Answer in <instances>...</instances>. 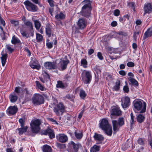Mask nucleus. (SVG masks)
Segmentation results:
<instances>
[{
  "instance_id": "nucleus-1",
  "label": "nucleus",
  "mask_w": 152,
  "mask_h": 152,
  "mask_svg": "<svg viewBox=\"0 0 152 152\" xmlns=\"http://www.w3.org/2000/svg\"><path fill=\"white\" fill-rule=\"evenodd\" d=\"M82 3L84 5L82 8L80 14L82 16L88 18L90 16L92 9L91 2L89 0H85Z\"/></svg>"
},
{
  "instance_id": "nucleus-2",
  "label": "nucleus",
  "mask_w": 152,
  "mask_h": 152,
  "mask_svg": "<svg viewBox=\"0 0 152 152\" xmlns=\"http://www.w3.org/2000/svg\"><path fill=\"white\" fill-rule=\"evenodd\" d=\"M100 122L99 127L104 131L107 135L111 136L113 132L111 126L109 124L108 120L105 118H103Z\"/></svg>"
},
{
  "instance_id": "nucleus-3",
  "label": "nucleus",
  "mask_w": 152,
  "mask_h": 152,
  "mask_svg": "<svg viewBox=\"0 0 152 152\" xmlns=\"http://www.w3.org/2000/svg\"><path fill=\"white\" fill-rule=\"evenodd\" d=\"M134 108L137 110H141L140 113H143L145 112L146 104L143 102V104L140 101H137L134 102Z\"/></svg>"
},
{
  "instance_id": "nucleus-4",
  "label": "nucleus",
  "mask_w": 152,
  "mask_h": 152,
  "mask_svg": "<svg viewBox=\"0 0 152 152\" xmlns=\"http://www.w3.org/2000/svg\"><path fill=\"white\" fill-rule=\"evenodd\" d=\"M41 121L39 119L32 120L30 124L32 132L35 133H37L40 130V125L41 124Z\"/></svg>"
},
{
  "instance_id": "nucleus-5",
  "label": "nucleus",
  "mask_w": 152,
  "mask_h": 152,
  "mask_svg": "<svg viewBox=\"0 0 152 152\" xmlns=\"http://www.w3.org/2000/svg\"><path fill=\"white\" fill-rule=\"evenodd\" d=\"M81 77L82 80L86 83H89L91 81L92 77L91 72L86 70H84L82 73Z\"/></svg>"
},
{
  "instance_id": "nucleus-6",
  "label": "nucleus",
  "mask_w": 152,
  "mask_h": 152,
  "mask_svg": "<svg viewBox=\"0 0 152 152\" xmlns=\"http://www.w3.org/2000/svg\"><path fill=\"white\" fill-rule=\"evenodd\" d=\"M32 100L33 103L37 105L40 104L44 103L43 97L39 94H35Z\"/></svg>"
},
{
  "instance_id": "nucleus-7",
  "label": "nucleus",
  "mask_w": 152,
  "mask_h": 152,
  "mask_svg": "<svg viewBox=\"0 0 152 152\" xmlns=\"http://www.w3.org/2000/svg\"><path fill=\"white\" fill-rule=\"evenodd\" d=\"M26 9L29 11L32 12L36 11L38 8L37 7L31 3L29 1H26L24 2Z\"/></svg>"
},
{
  "instance_id": "nucleus-8",
  "label": "nucleus",
  "mask_w": 152,
  "mask_h": 152,
  "mask_svg": "<svg viewBox=\"0 0 152 152\" xmlns=\"http://www.w3.org/2000/svg\"><path fill=\"white\" fill-rule=\"evenodd\" d=\"M65 107L61 103H59L54 107V111L57 115H60V112L62 113L64 111Z\"/></svg>"
},
{
  "instance_id": "nucleus-9",
  "label": "nucleus",
  "mask_w": 152,
  "mask_h": 152,
  "mask_svg": "<svg viewBox=\"0 0 152 152\" xmlns=\"http://www.w3.org/2000/svg\"><path fill=\"white\" fill-rule=\"evenodd\" d=\"M69 62L68 59L61 60L58 64V68L61 70H64L66 68L67 65Z\"/></svg>"
},
{
  "instance_id": "nucleus-10",
  "label": "nucleus",
  "mask_w": 152,
  "mask_h": 152,
  "mask_svg": "<svg viewBox=\"0 0 152 152\" xmlns=\"http://www.w3.org/2000/svg\"><path fill=\"white\" fill-rule=\"evenodd\" d=\"M41 135H47L48 134L50 138L52 139L55 137V134L53 130L48 128L46 130L42 131L41 132Z\"/></svg>"
},
{
  "instance_id": "nucleus-11",
  "label": "nucleus",
  "mask_w": 152,
  "mask_h": 152,
  "mask_svg": "<svg viewBox=\"0 0 152 152\" xmlns=\"http://www.w3.org/2000/svg\"><path fill=\"white\" fill-rule=\"evenodd\" d=\"M87 25V21L84 18L79 19L77 23V25L79 28L81 29H83L86 28Z\"/></svg>"
},
{
  "instance_id": "nucleus-12",
  "label": "nucleus",
  "mask_w": 152,
  "mask_h": 152,
  "mask_svg": "<svg viewBox=\"0 0 152 152\" xmlns=\"http://www.w3.org/2000/svg\"><path fill=\"white\" fill-rule=\"evenodd\" d=\"M93 137L94 140L96 142V144H102L104 140V137L102 135L96 133H95Z\"/></svg>"
},
{
  "instance_id": "nucleus-13",
  "label": "nucleus",
  "mask_w": 152,
  "mask_h": 152,
  "mask_svg": "<svg viewBox=\"0 0 152 152\" xmlns=\"http://www.w3.org/2000/svg\"><path fill=\"white\" fill-rule=\"evenodd\" d=\"M144 10V12L143 14V16H145L146 14H149L151 13L152 11V5L151 4L148 3L145 4Z\"/></svg>"
},
{
  "instance_id": "nucleus-14",
  "label": "nucleus",
  "mask_w": 152,
  "mask_h": 152,
  "mask_svg": "<svg viewBox=\"0 0 152 152\" xmlns=\"http://www.w3.org/2000/svg\"><path fill=\"white\" fill-rule=\"evenodd\" d=\"M45 67L48 69H55L56 68V64L54 62H47L44 63Z\"/></svg>"
},
{
  "instance_id": "nucleus-15",
  "label": "nucleus",
  "mask_w": 152,
  "mask_h": 152,
  "mask_svg": "<svg viewBox=\"0 0 152 152\" xmlns=\"http://www.w3.org/2000/svg\"><path fill=\"white\" fill-rule=\"evenodd\" d=\"M122 102L121 105L124 108L128 107L129 105L130 99L127 96H126L123 99H121Z\"/></svg>"
},
{
  "instance_id": "nucleus-16",
  "label": "nucleus",
  "mask_w": 152,
  "mask_h": 152,
  "mask_svg": "<svg viewBox=\"0 0 152 152\" xmlns=\"http://www.w3.org/2000/svg\"><path fill=\"white\" fill-rule=\"evenodd\" d=\"M57 138L60 142L64 143L66 142L68 140V137L64 134H60L57 136Z\"/></svg>"
},
{
  "instance_id": "nucleus-17",
  "label": "nucleus",
  "mask_w": 152,
  "mask_h": 152,
  "mask_svg": "<svg viewBox=\"0 0 152 152\" xmlns=\"http://www.w3.org/2000/svg\"><path fill=\"white\" fill-rule=\"evenodd\" d=\"M30 66L33 69H39L40 67V66L38 64V61L37 60L34 59L32 60L30 64Z\"/></svg>"
},
{
  "instance_id": "nucleus-18",
  "label": "nucleus",
  "mask_w": 152,
  "mask_h": 152,
  "mask_svg": "<svg viewBox=\"0 0 152 152\" xmlns=\"http://www.w3.org/2000/svg\"><path fill=\"white\" fill-rule=\"evenodd\" d=\"M18 111V108L15 106H10L7 110V112L9 114L14 115Z\"/></svg>"
},
{
  "instance_id": "nucleus-19",
  "label": "nucleus",
  "mask_w": 152,
  "mask_h": 152,
  "mask_svg": "<svg viewBox=\"0 0 152 152\" xmlns=\"http://www.w3.org/2000/svg\"><path fill=\"white\" fill-rule=\"evenodd\" d=\"M122 113L120 110L118 108H113L111 111V115H113L120 116Z\"/></svg>"
},
{
  "instance_id": "nucleus-20",
  "label": "nucleus",
  "mask_w": 152,
  "mask_h": 152,
  "mask_svg": "<svg viewBox=\"0 0 152 152\" xmlns=\"http://www.w3.org/2000/svg\"><path fill=\"white\" fill-rule=\"evenodd\" d=\"M112 124L114 131V133H115L121 126H119L118 123L116 120H113L112 121Z\"/></svg>"
},
{
  "instance_id": "nucleus-21",
  "label": "nucleus",
  "mask_w": 152,
  "mask_h": 152,
  "mask_svg": "<svg viewBox=\"0 0 152 152\" xmlns=\"http://www.w3.org/2000/svg\"><path fill=\"white\" fill-rule=\"evenodd\" d=\"M70 143L71 146L73 148V151L72 152H77L78 151L79 146L80 145V144H76L73 141H71L70 142Z\"/></svg>"
},
{
  "instance_id": "nucleus-22",
  "label": "nucleus",
  "mask_w": 152,
  "mask_h": 152,
  "mask_svg": "<svg viewBox=\"0 0 152 152\" xmlns=\"http://www.w3.org/2000/svg\"><path fill=\"white\" fill-rule=\"evenodd\" d=\"M46 33L48 37H51V34H52V30L51 27L50 25H47L46 27L45 30Z\"/></svg>"
},
{
  "instance_id": "nucleus-23",
  "label": "nucleus",
  "mask_w": 152,
  "mask_h": 152,
  "mask_svg": "<svg viewBox=\"0 0 152 152\" xmlns=\"http://www.w3.org/2000/svg\"><path fill=\"white\" fill-rule=\"evenodd\" d=\"M152 36V26L148 29L144 34L143 38L145 39Z\"/></svg>"
},
{
  "instance_id": "nucleus-24",
  "label": "nucleus",
  "mask_w": 152,
  "mask_h": 152,
  "mask_svg": "<svg viewBox=\"0 0 152 152\" xmlns=\"http://www.w3.org/2000/svg\"><path fill=\"white\" fill-rule=\"evenodd\" d=\"M18 98V96L15 93L11 94L9 96V99L10 102L14 103L16 102Z\"/></svg>"
},
{
  "instance_id": "nucleus-25",
  "label": "nucleus",
  "mask_w": 152,
  "mask_h": 152,
  "mask_svg": "<svg viewBox=\"0 0 152 152\" xmlns=\"http://www.w3.org/2000/svg\"><path fill=\"white\" fill-rule=\"evenodd\" d=\"M25 28V27L23 25H22V27H20V32L23 37L27 38L28 37V35L26 33V31L24 30Z\"/></svg>"
},
{
  "instance_id": "nucleus-26",
  "label": "nucleus",
  "mask_w": 152,
  "mask_h": 152,
  "mask_svg": "<svg viewBox=\"0 0 152 152\" xmlns=\"http://www.w3.org/2000/svg\"><path fill=\"white\" fill-rule=\"evenodd\" d=\"M128 80L130 82L132 85L137 87L138 86V82L135 79L132 77H129Z\"/></svg>"
},
{
  "instance_id": "nucleus-27",
  "label": "nucleus",
  "mask_w": 152,
  "mask_h": 152,
  "mask_svg": "<svg viewBox=\"0 0 152 152\" xmlns=\"http://www.w3.org/2000/svg\"><path fill=\"white\" fill-rule=\"evenodd\" d=\"M43 152H52V148L50 146L47 145H44L42 148Z\"/></svg>"
},
{
  "instance_id": "nucleus-28",
  "label": "nucleus",
  "mask_w": 152,
  "mask_h": 152,
  "mask_svg": "<svg viewBox=\"0 0 152 152\" xmlns=\"http://www.w3.org/2000/svg\"><path fill=\"white\" fill-rule=\"evenodd\" d=\"M7 58V53L2 54L1 57V63L2 66H4L6 63V60Z\"/></svg>"
},
{
  "instance_id": "nucleus-29",
  "label": "nucleus",
  "mask_w": 152,
  "mask_h": 152,
  "mask_svg": "<svg viewBox=\"0 0 152 152\" xmlns=\"http://www.w3.org/2000/svg\"><path fill=\"white\" fill-rule=\"evenodd\" d=\"M145 118V117L141 114H139L137 117V121L139 123L142 122L144 121Z\"/></svg>"
},
{
  "instance_id": "nucleus-30",
  "label": "nucleus",
  "mask_w": 152,
  "mask_h": 152,
  "mask_svg": "<svg viewBox=\"0 0 152 152\" xmlns=\"http://www.w3.org/2000/svg\"><path fill=\"white\" fill-rule=\"evenodd\" d=\"M100 146L94 145L91 149V152H97L99 151Z\"/></svg>"
},
{
  "instance_id": "nucleus-31",
  "label": "nucleus",
  "mask_w": 152,
  "mask_h": 152,
  "mask_svg": "<svg viewBox=\"0 0 152 152\" xmlns=\"http://www.w3.org/2000/svg\"><path fill=\"white\" fill-rule=\"evenodd\" d=\"M120 81L119 80H117L115 83V85L113 87V90L115 91H118L120 89Z\"/></svg>"
},
{
  "instance_id": "nucleus-32",
  "label": "nucleus",
  "mask_w": 152,
  "mask_h": 152,
  "mask_svg": "<svg viewBox=\"0 0 152 152\" xmlns=\"http://www.w3.org/2000/svg\"><path fill=\"white\" fill-rule=\"evenodd\" d=\"M24 24L30 29H33V27L32 24L29 20H27L26 22H25Z\"/></svg>"
},
{
  "instance_id": "nucleus-33",
  "label": "nucleus",
  "mask_w": 152,
  "mask_h": 152,
  "mask_svg": "<svg viewBox=\"0 0 152 152\" xmlns=\"http://www.w3.org/2000/svg\"><path fill=\"white\" fill-rule=\"evenodd\" d=\"M36 85L37 86L38 88L40 90L42 91H44L45 90V88L39 82L37 81L35 82Z\"/></svg>"
},
{
  "instance_id": "nucleus-34",
  "label": "nucleus",
  "mask_w": 152,
  "mask_h": 152,
  "mask_svg": "<svg viewBox=\"0 0 152 152\" xmlns=\"http://www.w3.org/2000/svg\"><path fill=\"white\" fill-rule=\"evenodd\" d=\"M20 42V40L18 38L16 37L15 35L12 37L11 40V42L12 44H15Z\"/></svg>"
},
{
  "instance_id": "nucleus-35",
  "label": "nucleus",
  "mask_w": 152,
  "mask_h": 152,
  "mask_svg": "<svg viewBox=\"0 0 152 152\" xmlns=\"http://www.w3.org/2000/svg\"><path fill=\"white\" fill-rule=\"evenodd\" d=\"M27 129L28 127L27 126H26L24 127H22L21 128L18 129V130H19V134H22L24 132H26Z\"/></svg>"
},
{
  "instance_id": "nucleus-36",
  "label": "nucleus",
  "mask_w": 152,
  "mask_h": 152,
  "mask_svg": "<svg viewBox=\"0 0 152 152\" xmlns=\"http://www.w3.org/2000/svg\"><path fill=\"white\" fill-rule=\"evenodd\" d=\"M35 27L37 30H39L41 26V24L40 22L38 20H36L34 21Z\"/></svg>"
},
{
  "instance_id": "nucleus-37",
  "label": "nucleus",
  "mask_w": 152,
  "mask_h": 152,
  "mask_svg": "<svg viewBox=\"0 0 152 152\" xmlns=\"http://www.w3.org/2000/svg\"><path fill=\"white\" fill-rule=\"evenodd\" d=\"M118 123L121 127L124 124V120L123 117H120L118 119Z\"/></svg>"
},
{
  "instance_id": "nucleus-38",
  "label": "nucleus",
  "mask_w": 152,
  "mask_h": 152,
  "mask_svg": "<svg viewBox=\"0 0 152 152\" xmlns=\"http://www.w3.org/2000/svg\"><path fill=\"white\" fill-rule=\"evenodd\" d=\"M11 23L15 27H16L19 25V22L18 20H10Z\"/></svg>"
},
{
  "instance_id": "nucleus-39",
  "label": "nucleus",
  "mask_w": 152,
  "mask_h": 152,
  "mask_svg": "<svg viewBox=\"0 0 152 152\" xmlns=\"http://www.w3.org/2000/svg\"><path fill=\"white\" fill-rule=\"evenodd\" d=\"M80 96L81 99H84L86 96V94L84 90H80Z\"/></svg>"
},
{
  "instance_id": "nucleus-40",
  "label": "nucleus",
  "mask_w": 152,
  "mask_h": 152,
  "mask_svg": "<svg viewBox=\"0 0 152 152\" xmlns=\"http://www.w3.org/2000/svg\"><path fill=\"white\" fill-rule=\"evenodd\" d=\"M43 39L42 36L39 34L37 33L36 34V39L37 42H39L41 41Z\"/></svg>"
},
{
  "instance_id": "nucleus-41",
  "label": "nucleus",
  "mask_w": 152,
  "mask_h": 152,
  "mask_svg": "<svg viewBox=\"0 0 152 152\" xmlns=\"http://www.w3.org/2000/svg\"><path fill=\"white\" fill-rule=\"evenodd\" d=\"M75 135L78 139H80L83 137V134L82 133H78L76 132H75Z\"/></svg>"
},
{
  "instance_id": "nucleus-42",
  "label": "nucleus",
  "mask_w": 152,
  "mask_h": 152,
  "mask_svg": "<svg viewBox=\"0 0 152 152\" xmlns=\"http://www.w3.org/2000/svg\"><path fill=\"white\" fill-rule=\"evenodd\" d=\"M55 18L57 19H63L64 18V15L62 13H60L59 14L56 15L55 16Z\"/></svg>"
},
{
  "instance_id": "nucleus-43",
  "label": "nucleus",
  "mask_w": 152,
  "mask_h": 152,
  "mask_svg": "<svg viewBox=\"0 0 152 152\" xmlns=\"http://www.w3.org/2000/svg\"><path fill=\"white\" fill-rule=\"evenodd\" d=\"M138 143L142 145H144L145 144L144 140L142 138H139L137 140Z\"/></svg>"
},
{
  "instance_id": "nucleus-44",
  "label": "nucleus",
  "mask_w": 152,
  "mask_h": 152,
  "mask_svg": "<svg viewBox=\"0 0 152 152\" xmlns=\"http://www.w3.org/2000/svg\"><path fill=\"white\" fill-rule=\"evenodd\" d=\"M81 65L83 66V67L86 68L87 67V62L86 59H82L81 62Z\"/></svg>"
},
{
  "instance_id": "nucleus-45",
  "label": "nucleus",
  "mask_w": 152,
  "mask_h": 152,
  "mask_svg": "<svg viewBox=\"0 0 152 152\" xmlns=\"http://www.w3.org/2000/svg\"><path fill=\"white\" fill-rule=\"evenodd\" d=\"M24 90L25 91L26 96L27 97L31 96L32 95L31 92L28 90V88H25L24 89Z\"/></svg>"
},
{
  "instance_id": "nucleus-46",
  "label": "nucleus",
  "mask_w": 152,
  "mask_h": 152,
  "mask_svg": "<svg viewBox=\"0 0 152 152\" xmlns=\"http://www.w3.org/2000/svg\"><path fill=\"white\" fill-rule=\"evenodd\" d=\"M57 87V88H64L65 86L62 83L61 81H58V83L56 85Z\"/></svg>"
},
{
  "instance_id": "nucleus-47",
  "label": "nucleus",
  "mask_w": 152,
  "mask_h": 152,
  "mask_svg": "<svg viewBox=\"0 0 152 152\" xmlns=\"http://www.w3.org/2000/svg\"><path fill=\"white\" fill-rule=\"evenodd\" d=\"M19 121L20 124V126L21 127H23L24 125V123L25 122V118H21L19 119Z\"/></svg>"
},
{
  "instance_id": "nucleus-48",
  "label": "nucleus",
  "mask_w": 152,
  "mask_h": 152,
  "mask_svg": "<svg viewBox=\"0 0 152 152\" xmlns=\"http://www.w3.org/2000/svg\"><path fill=\"white\" fill-rule=\"evenodd\" d=\"M128 6L129 7H131L134 11L135 6L134 3L133 2H130L128 4Z\"/></svg>"
},
{
  "instance_id": "nucleus-49",
  "label": "nucleus",
  "mask_w": 152,
  "mask_h": 152,
  "mask_svg": "<svg viewBox=\"0 0 152 152\" xmlns=\"http://www.w3.org/2000/svg\"><path fill=\"white\" fill-rule=\"evenodd\" d=\"M123 90L125 93H127L129 92V88L127 85H126L124 87Z\"/></svg>"
},
{
  "instance_id": "nucleus-50",
  "label": "nucleus",
  "mask_w": 152,
  "mask_h": 152,
  "mask_svg": "<svg viewBox=\"0 0 152 152\" xmlns=\"http://www.w3.org/2000/svg\"><path fill=\"white\" fill-rule=\"evenodd\" d=\"M48 2L51 7H54V2L53 0H48Z\"/></svg>"
},
{
  "instance_id": "nucleus-51",
  "label": "nucleus",
  "mask_w": 152,
  "mask_h": 152,
  "mask_svg": "<svg viewBox=\"0 0 152 152\" xmlns=\"http://www.w3.org/2000/svg\"><path fill=\"white\" fill-rule=\"evenodd\" d=\"M120 14V11L118 9L115 10L114 12V15L115 16H118Z\"/></svg>"
},
{
  "instance_id": "nucleus-52",
  "label": "nucleus",
  "mask_w": 152,
  "mask_h": 152,
  "mask_svg": "<svg viewBox=\"0 0 152 152\" xmlns=\"http://www.w3.org/2000/svg\"><path fill=\"white\" fill-rule=\"evenodd\" d=\"M139 33L140 32L139 31H137L136 32H134L133 35L134 38V39H136L137 37L139 35Z\"/></svg>"
},
{
  "instance_id": "nucleus-53",
  "label": "nucleus",
  "mask_w": 152,
  "mask_h": 152,
  "mask_svg": "<svg viewBox=\"0 0 152 152\" xmlns=\"http://www.w3.org/2000/svg\"><path fill=\"white\" fill-rule=\"evenodd\" d=\"M85 111L84 109H83L81 111V112L79 113L78 118L79 119H80L81 118H82V116H83V114Z\"/></svg>"
},
{
  "instance_id": "nucleus-54",
  "label": "nucleus",
  "mask_w": 152,
  "mask_h": 152,
  "mask_svg": "<svg viewBox=\"0 0 152 152\" xmlns=\"http://www.w3.org/2000/svg\"><path fill=\"white\" fill-rule=\"evenodd\" d=\"M127 66L129 67H132L134 66V64L132 62H129L127 63Z\"/></svg>"
},
{
  "instance_id": "nucleus-55",
  "label": "nucleus",
  "mask_w": 152,
  "mask_h": 152,
  "mask_svg": "<svg viewBox=\"0 0 152 152\" xmlns=\"http://www.w3.org/2000/svg\"><path fill=\"white\" fill-rule=\"evenodd\" d=\"M97 55L99 59L102 60L103 59V57L102 55V53L100 52H98Z\"/></svg>"
},
{
  "instance_id": "nucleus-56",
  "label": "nucleus",
  "mask_w": 152,
  "mask_h": 152,
  "mask_svg": "<svg viewBox=\"0 0 152 152\" xmlns=\"http://www.w3.org/2000/svg\"><path fill=\"white\" fill-rule=\"evenodd\" d=\"M20 87H16L15 88V91L19 94L20 93Z\"/></svg>"
},
{
  "instance_id": "nucleus-57",
  "label": "nucleus",
  "mask_w": 152,
  "mask_h": 152,
  "mask_svg": "<svg viewBox=\"0 0 152 152\" xmlns=\"http://www.w3.org/2000/svg\"><path fill=\"white\" fill-rule=\"evenodd\" d=\"M7 50L9 51L10 53H12L14 50L13 48H11V47L9 46H7Z\"/></svg>"
},
{
  "instance_id": "nucleus-58",
  "label": "nucleus",
  "mask_w": 152,
  "mask_h": 152,
  "mask_svg": "<svg viewBox=\"0 0 152 152\" xmlns=\"http://www.w3.org/2000/svg\"><path fill=\"white\" fill-rule=\"evenodd\" d=\"M56 145L58 148H61L63 147L64 145L63 144L60 143L58 142H57L56 143Z\"/></svg>"
},
{
  "instance_id": "nucleus-59",
  "label": "nucleus",
  "mask_w": 152,
  "mask_h": 152,
  "mask_svg": "<svg viewBox=\"0 0 152 152\" xmlns=\"http://www.w3.org/2000/svg\"><path fill=\"white\" fill-rule=\"evenodd\" d=\"M130 116L131 117V120L130 121V122L131 124L134 123V116H133V114L132 113L130 114Z\"/></svg>"
},
{
  "instance_id": "nucleus-60",
  "label": "nucleus",
  "mask_w": 152,
  "mask_h": 152,
  "mask_svg": "<svg viewBox=\"0 0 152 152\" xmlns=\"http://www.w3.org/2000/svg\"><path fill=\"white\" fill-rule=\"evenodd\" d=\"M25 50L26 52L28 53V56H30L31 55V53L30 51L28 50V48H26L25 49Z\"/></svg>"
},
{
  "instance_id": "nucleus-61",
  "label": "nucleus",
  "mask_w": 152,
  "mask_h": 152,
  "mask_svg": "<svg viewBox=\"0 0 152 152\" xmlns=\"http://www.w3.org/2000/svg\"><path fill=\"white\" fill-rule=\"evenodd\" d=\"M65 98L69 99L70 100H72V96H70L69 94L66 95Z\"/></svg>"
},
{
  "instance_id": "nucleus-62",
  "label": "nucleus",
  "mask_w": 152,
  "mask_h": 152,
  "mask_svg": "<svg viewBox=\"0 0 152 152\" xmlns=\"http://www.w3.org/2000/svg\"><path fill=\"white\" fill-rule=\"evenodd\" d=\"M46 45L49 48H51L52 47L53 45L51 42H48L47 43Z\"/></svg>"
},
{
  "instance_id": "nucleus-63",
  "label": "nucleus",
  "mask_w": 152,
  "mask_h": 152,
  "mask_svg": "<svg viewBox=\"0 0 152 152\" xmlns=\"http://www.w3.org/2000/svg\"><path fill=\"white\" fill-rule=\"evenodd\" d=\"M119 74L123 76H125L126 75L125 72L124 70H121L119 71Z\"/></svg>"
},
{
  "instance_id": "nucleus-64",
  "label": "nucleus",
  "mask_w": 152,
  "mask_h": 152,
  "mask_svg": "<svg viewBox=\"0 0 152 152\" xmlns=\"http://www.w3.org/2000/svg\"><path fill=\"white\" fill-rule=\"evenodd\" d=\"M94 52V50L92 49H91L88 50V54L90 55H91Z\"/></svg>"
}]
</instances>
